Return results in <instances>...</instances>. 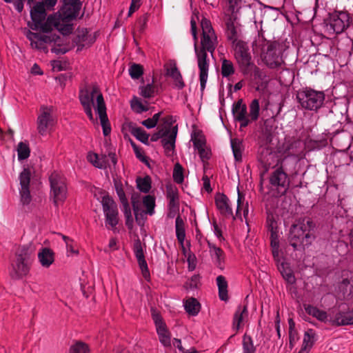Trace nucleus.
Wrapping results in <instances>:
<instances>
[{"label":"nucleus","mask_w":353,"mask_h":353,"mask_svg":"<svg viewBox=\"0 0 353 353\" xmlns=\"http://www.w3.org/2000/svg\"><path fill=\"white\" fill-rule=\"evenodd\" d=\"M269 182L270 190L272 191H276V196H277L284 194L288 190V176L281 166L271 173Z\"/></svg>","instance_id":"nucleus-13"},{"label":"nucleus","mask_w":353,"mask_h":353,"mask_svg":"<svg viewBox=\"0 0 353 353\" xmlns=\"http://www.w3.org/2000/svg\"><path fill=\"white\" fill-rule=\"evenodd\" d=\"M134 255L137 259L139 268L141 270L143 276L145 280H149L150 277L147 262L142 248L141 243L139 239L137 240L134 243L133 248Z\"/></svg>","instance_id":"nucleus-20"},{"label":"nucleus","mask_w":353,"mask_h":353,"mask_svg":"<svg viewBox=\"0 0 353 353\" xmlns=\"http://www.w3.org/2000/svg\"><path fill=\"white\" fill-rule=\"evenodd\" d=\"M234 57L242 73H248L252 65V56L248 43L244 41H236L232 44Z\"/></svg>","instance_id":"nucleus-10"},{"label":"nucleus","mask_w":353,"mask_h":353,"mask_svg":"<svg viewBox=\"0 0 353 353\" xmlns=\"http://www.w3.org/2000/svg\"><path fill=\"white\" fill-rule=\"evenodd\" d=\"M172 176L176 183L181 184L183 182V168L180 163H177L174 165Z\"/></svg>","instance_id":"nucleus-48"},{"label":"nucleus","mask_w":353,"mask_h":353,"mask_svg":"<svg viewBox=\"0 0 353 353\" xmlns=\"http://www.w3.org/2000/svg\"><path fill=\"white\" fill-rule=\"evenodd\" d=\"M245 199L244 195L241 194L238 190V199H237V207L235 214L236 219H239L242 221V216L241 211L243 210V217L245 220H247V217L248 215L249 208H248V203L246 202L245 204L243 203V201Z\"/></svg>","instance_id":"nucleus-29"},{"label":"nucleus","mask_w":353,"mask_h":353,"mask_svg":"<svg viewBox=\"0 0 353 353\" xmlns=\"http://www.w3.org/2000/svg\"><path fill=\"white\" fill-rule=\"evenodd\" d=\"M229 3V9L233 14L238 10L239 4L241 3V0H227Z\"/></svg>","instance_id":"nucleus-62"},{"label":"nucleus","mask_w":353,"mask_h":353,"mask_svg":"<svg viewBox=\"0 0 353 353\" xmlns=\"http://www.w3.org/2000/svg\"><path fill=\"white\" fill-rule=\"evenodd\" d=\"M213 228H214V233L215 236L220 241L224 240V238L222 235V230L215 221H214V223H213Z\"/></svg>","instance_id":"nucleus-63"},{"label":"nucleus","mask_w":353,"mask_h":353,"mask_svg":"<svg viewBox=\"0 0 353 353\" xmlns=\"http://www.w3.org/2000/svg\"><path fill=\"white\" fill-rule=\"evenodd\" d=\"M316 224L307 217L298 219L292 225L288 236L289 243L294 250L309 247L314 241Z\"/></svg>","instance_id":"nucleus-3"},{"label":"nucleus","mask_w":353,"mask_h":353,"mask_svg":"<svg viewBox=\"0 0 353 353\" xmlns=\"http://www.w3.org/2000/svg\"><path fill=\"white\" fill-rule=\"evenodd\" d=\"M330 321L335 326L353 325V309L339 310Z\"/></svg>","instance_id":"nucleus-19"},{"label":"nucleus","mask_w":353,"mask_h":353,"mask_svg":"<svg viewBox=\"0 0 353 353\" xmlns=\"http://www.w3.org/2000/svg\"><path fill=\"white\" fill-rule=\"evenodd\" d=\"M131 134L143 143H148L149 134L143 128L140 127L133 128L131 130Z\"/></svg>","instance_id":"nucleus-43"},{"label":"nucleus","mask_w":353,"mask_h":353,"mask_svg":"<svg viewBox=\"0 0 353 353\" xmlns=\"http://www.w3.org/2000/svg\"><path fill=\"white\" fill-rule=\"evenodd\" d=\"M231 148L235 161H241L243 151L242 142L237 139H231Z\"/></svg>","instance_id":"nucleus-40"},{"label":"nucleus","mask_w":353,"mask_h":353,"mask_svg":"<svg viewBox=\"0 0 353 353\" xmlns=\"http://www.w3.org/2000/svg\"><path fill=\"white\" fill-rule=\"evenodd\" d=\"M192 141L194 148L196 150L201 149L205 146V139L204 136L199 132L194 134V137H192Z\"/></svg>","instance_id":"nucleus-51"},{"label":"nucleus","mask_w":353,"mask_h":353,"mask_svg":"<svg viewBox=\"0 0 353 353\" xmlns=\"http://www.w3.org/2000/svg\"><path fill=\"white\" fill-rule=\"evenodd\" d=\"M166 196L169 200V208L172 210H176L179 205V190L176 186L167 185Z\"/></svg>","instance_id":"nucleus-27"},{"label":"nucleus","mask_w":353,"mask_h":353,"mask_svg":"<svg viewBox=\"0 0 353 353\" xmlns=\"http://www.w3.org/2000/svg\"><path fill=\"white\" fill-rule=\"evenodd\" d=\"M350 25V17L347 13L340 12L330 17L327 28L334 33H342Z\"/></svg>","instance_id":"nucleus-15"},{"label":"nucleus","mask_w":353,"mask_h":353,"mask_svg":"<svg viewBox=\"0 0 353 353\" xmlns=\"http://www.w3.org/2000/svg\"><path fill=\"white\" fill-rule=\"evenodd\" d=\"M177 133V125L173 126L171 129H161L152 136L151 141H156L161 139V143L166 155L170 156L174 150Z\"/></svg>","instance_id":"nucleus-11"},{"label":"nucleus","mask_w":353,"mask_h":353,"mask_svg":"<svg viewBox=\"0 0 353 353\" xmlns=\"http://www.w3.org/2000/svg\"><path fill=\"white\" fill-rule=\"evenodd\" d=\"M140 90L141 95L147 99L153 97L157 92V88L152 83L141 86Z\"/></svg>","instance_id":"nucleus-47"},{"label":"nucleus","mask_w":353,"mask_h":353,"mask_svg":"<svg viewBox=\"0 0 353 353\" xmlns=\"http://www.w3.org/2000/svg\"><path fill=\"white\" fill-rule=\"evenodd\" d=\"M38 259L41 265L49 268L54 262V252L50 248H42L38 253Z\"/></svg>","instance_id":"nucleus-28"},{"label":"nucleus","mask_w":353,"mask_h":353,"mask_svg":"<svg viewBox=\"0 0 353 353\" xmlns=\"http://www.w3.org/2000/svg\"><path fill=\"white\" fill-rule=\"evenodd\" d=\"M215 205L222 216L225 218L232 217L234 220L236 219L233 214L231 201L225 194H216L215 196Z\"/></svg>","instance_id":"nucleus-18"},{"label":"nucleus","mask_w":353,"mask_h":353,"mask_svg":"<svg viewBox=\"0 0 353 353\" xmlns=\"http://www.w3.org/2000/svg\"><path fill=\"white\" fill-rule=\"evenodd\" d=\"M18 160L27 159L30 155V148L28 141H21L17 146Z\"/></svg>","instance_id":"nucleus-38"},{"label":"nucleus","mask_w":353,"mask_h":353,"mask_svg":"<svg viewBox=\"0 0 353 353\" xmlns=\"http://www.w3.org/2000/svg\"><path fill=\"white\" fill-rule=\"evenodd\" d=\"M315 332L312 329H309L305 332L302 347L300 350L301 351V353L303 350H305L307 348L310 349L313 346L315 342Z\"/></svg>","instance_id":"nucleus-39"},{"label":"nucleus","mask_w":353,"mask_h":353,"mask_svg":"<svg viewBox=\"0 0 353 353\" xmlns=\"http://www.w3.org/2000/svg\"><path fill=\"white\" fill-rule=\"evenodd\" d=\"M33 250L28 246L19 247L15 254V259L11 265L10 276L14 279H20L26 276L30 269Z\"/></svg>","instance_id":"nucleus-4"},{"label":"nucleus","mask_w":353,"mask_h":353,"mask_svg":"<svg viewBox=\"0 0 353 353\" xmlns=\"http://www.w3.org/2000/svg\"><path fill=\"white\" fill-rule=\"evenodd\" d=\"M79 99L84 112L92 122L95 121L92 113V107L94 108L95 112L99 115L104 136L109 135L111 132V127L106 113L103 96L99 87L97 84H91L81 88Z\"/></svg>","instance_id":"nucleus-2"},{"label":"nucleus","mask_w":353,"mask_h":353,"mask_svg":"<svg viewBox=\"0 0 353 353\" xmlns=\"http://www.w3.org/2000/svg\"><path fill=\"white\" fill-rule=\"evenodd\" d=\"M245 75L247 74H252L254 80L263 81L265 80L267 76L265 73L262 71L259 67H257L254 63H252V65L250 66L249 69V72L248 73H243Z\"/></svg>","instance_id":"nucleus-42"},{"label":"nucleus","mask_w":353,"mask_h":353,"mask_svg":"<svg viewBox=\"0 0 353 353\" xmlns=\"http://www.w3.org/2000/svg\"><path fill=\"white\" fill-rule=\"evenodd\" d=\"M296 97L302 108L316 112L323 106L325 95L323 91L305 88L298 92Z\"/></svg>","instance_id":"nucleus-7"},{"label":"nucleus","mask_w":353,"mask_h":353,"mask_svg":"<svg viewBox=\"0 0 353 353\" xmlns=\"http://www.w3.org/2000/svg\"><path fill=\"white\" fill-rule=\"evenodd\" d=\"M135 155L141 162H147V157L144 155L143 151L138 147L134 143H131Z\"/></svg>","instance_id":"nucleus-55"},{"label":"nucleus","mask_w":353,"mask_h":353,"mask_svg":"<svg viewBox=\"0 0 353 353\" xmlns=\"http://www.w3.org/2000/svg\"><path fill=\"white\" fill-rule=\"evenodd\" d=\"M191 32L194 39V49L197 57L198 67L199 69V81L201 91L205 88L208 77L209 60L207 59V51L212 54L218 44L217 37L212 26L210 20L204 18L201 21L202 37L201 38V48L198 50L196 46L197 32L196 23L194 19L191 20Z\"/></svg>","instance_id":"nucleus-1"},{"label":"nucleus","mask_w":353,"mask_h":353,"mask_svg":"<svg viewBox=\"0 0 353 353\" xmlns=\"http://www.w3.org/2000/svg\"><path fill=\"white\" fill-rule=\"evenodd\" d=\"M305 312L309 314L316 318L321 322H326L327 321V313L319 309L318 307L311 305H304Z\"/></svg>","instance_id":"nucleus-32"},{"label":"nucleus","mask_w":353,"mask_h":353,"mask_svg":"<svg viewBox=\"0 0 353 353\" xmlns=\"http://www.w3.org/2000/svg\"><path fill=\"white\" fill-rule=\"evenodd\" d=\"M234 67L233 63L230 60L226 59H222L221 61V75L223 77H228L234 74Z\"/></svg>","instance_id":"nucleus-41"},{"label":"nucleus","mask_w":353,"mask_h":353,"mask_svg":"<svg viewBox=\"0 0 353 353\" xmlns=\"http://www.w3.org/2000/svg\"><path fill=\"white\" fill-rule=\"evenodd\" d=\"M216 285L219 290V297L221 301L228 300V284L226 279L223 275H219L216 279Z\"/></svg>","instance_id":"nucleus-30"},{"label":"nucleus","mask_w":353,"mask_h":353,"mask_svg":"<svg viewBox=\"0 0 353 353\" xmlns=\"http://www.w3.org/2000/svg\"><path fill=\"white\" fill-rule=\"evenodd\" d=\"M123 208H124V215L126 219V225H129L130 222V224L132 222L131 210H130L129 203H128V207L126 205H123Z\"/></svg>","instance_id":"nucleus-61"},{"label":"nucleus","mask_w":353,"mask_h":353,"mask_svg":"<svg viewBox=\"0 0 353 353\" xmlns=\"http://www.w3.org/2000/svg\"><path fill=\"white\" fill-rule=\"evenodd\" d=\"M166 74L172 79L176 88L182 90L185 86L182 75L175 63L170 64L166 69Z\"/></svg>","instance_id":"nucleus-25"},{"label":"nucleus","mask_w":353,"mask_h":353,"mask_svg":"<svg viewBox=\"0 0 353 353\" xmlns=\"http://www.w3.org/2000/svg\"><path fill=\"white\" fill-rule=\"evenodd\" d=\"M272 248V256L274 257V259L277 262H280L281 261V255H280V250H279V245H270Z\"/></svg>","instance_id":"nucleus-59"},{"label":"nucleus","mask_w":353,"mask_h":353,"mask_svg":"<svg viewBox=\"0 0 353 353\" xmlns=\"http://www.w3.org/2000/svg\"><path fill=\"white\" fill-rule=\"evenodd\" d=\"M200 282V276L199 274H194L189 280L188 285L190 288H196Z\"/></svg>","instance_id":"nucleus-60"},{"label":"nucleus","mask_w":353,"mask_h":353,"mask_svg":"<svg viewBox=\"0 0 353 353\" xmlns=\"http://www.w3.org/2000/svg\"><path fill=\"white\" fill-rule=\"evenodd\" d=\"M141 0H132L130 6L128 16H130L132 13H134L136 10H137L140 6Z\"/></svg>","instance_id":"nucleus-58"},{"label":"nucleus","mask_w":353,"mask_h":353,"mask_svg":"<svg viewBox=\"0 0 353 353\" xmlns=\"http://www.w3.org/2000/svg\"><path fill=\"white\" fill-rule=\"evenodd\" d=\"M101 204L105 218V225L108 229H114L119 223L117 205L109 196L102 197Z\"/></svg>","instance_id":"nucleus-12"},{"label":"nucleus","mask_w":353,"mask_h":353,"mask_svg":"<svg viewBox=\"0 0 353 353\" xmlns=\"http://www.w3.org/2000/svg\"><path fill=\"white\" fill-rule=\"evenodd\" d=\"M63 6L56 13L62 26H69L70 34L72 31V21L75 20L79 15L82 3L80 0H62Z\"/></svg>","instance_id":"nucleus-9"},{"label":"nucleus","mask_w":353,"mask_h":353,"mask_svg":"<svg viewBox=\"0 0 353 353\" xmlns=\"http://www.w3.org/2000/svg\"><path fill=\"white\" fill-rule=\"evenodd\" d=\"M27 37L30 41V44L32 48L43 51L47 50L46 44L51 41L49 37L41 36L37 33L32 32H29Z\"/></svg>","instance_id":"nucleus-24"},{"label":"nucleus","mask_w":353,"mask_h":353,"mask_svg":"<svg viewBox=\"0 0 353 353\" xmlns=\"http://www.w3.org/2000/svg\"><path fill=\"white\" fill-rule=\"evenodd\" d=\"M53 28L57 29L63 34H70V26L67 25L62 26L56 14L54 15H50L46 21L45 20L43 21L41 23V26L38 28V30H41L44 32H48Z\"/></svg>","instance_id":"nucleus-17"},{"label":"nucleus","mask_w":353,"mask_h":353,"mask_svg":"<svg viewBox=\"0 0 353 353\" xmlns=\"http://www.w3.org/2000/svg\"><path fill=\"white\" fill-rule=\"evenodd\" d=\"M208 245L213 262L217 268L223 270L225 256L223 250L210 242H208Z\"/></svg>","instance_id":"nucleus-23"},{"label":"nucleus","mask_w":353,"mask_h":353,"mask_svg":"<svg viewBox=\"0 0 353 353\" xmlns=\"http://www.w3.org/2000/svg\"><path fill=\"white\" fill-rule=\"evenodd\" d=\"M137 185L141 192L148 193L151 188V179L148 176L143 178H138L137 179Z\"/></svg>","instance_id":"nucleus-45"},{"label":"nucleus","mask_w":353,"mask_h":353,"mask_svg":"<svg viewBox=\"0 0 353 353\" xmlns=\"http://www.w3.org/2000/svg\"><path fill=\"white\" fill-rule=\"evenodd\" d=\"M132 108L138 113L147 112L148 110V103H143L139 99H136L131 103Z\"/></svg>","instance_id":"nucleus-52"},{"label":"nucleus","mask_w":353,"mask_h":353,"mask_svg":"<svg viewBox=\"0 0 353 353\" xmlns=\"http://www.w3.org/2000/svg\"><path fill=\"white\" fill-rule=\"evenodd\" d=\"M95 41V37L89 34L88 29L83 28L78 31L77 37V42L82 46H89L93 43Z\"/></svg>","instance_id":"nucleus-34"},{"label":"nucleus","mask_w":353,"mask_h":353,"mask_svg":"<svg viewBox=\"0 0 353 353\" xmlns=\"http://www.w3.org/2000/svg\"><path fill=\"white\" fill-rule=\"evenodd\" d=\"M248 316L247 305H239L233 318V328L236 331L243 325L244 320Z\"/></svg>","instance_id":"nucleus-26"},{"label":"nucleus","mask_w":353,"mask_h":353,"mask_svg":"<svg viewBox=\"0 0 353 353\" xmlns=\"http://www.w3.org/2000/svg\"><path fill=\"white\" fill-rule=\"evenodd\" d=\"M143 73V68L140 64L134 63L129 68V74L132 79H138Z\"/></svg>","instance_id":"nucleus-50"},{"label":"nucleus","mask_w":353,"mask_h":353,"mask_svg":"<svg viewBox=\"0 0 353 353\" xmlns=\"http://www.w3.org/2000/svg\"><path fill=\"white\" fill-rule=\"evenodd\" d=\"M243 353H254L256 352V347L254 345L252 337L247 334L243 336L242 341Z\"/></svg>","instance_id":"nucleus-44"},{"label":"nucleus","mask_w":353,"mask_h":353,"mask_svg":"<svg viewBox=\"0 0 353 353\" xmlns=\"http://www.w3.org/2000/svg\"><path fill=\"white\" fill-rule=\"evenodd\" d=\"M115 188L117 194L119 198V200L123 205H126L128 207V199L125 196V192L123 189L121 183H115Z\"/></svg>","instance_id":"nucleus-53"},{"label":"nucleus","mask_w":353,"mask_h":353,"mask_svg":"<svg viewBox=\"0 0 353 353\" xmlns=\"http://www.w3.org/2000/svg\"><path fill=\"white\" fill-rule=\"evenodd\" d=\"M152 317L154 322L156 328L159 327V326H163L164 325H166L165 322L163 321L161 314L157 312L154 309H152Z\"/></svg>","instance_id":"nucleus-54"},{"label":"nucleus","mask_w":353,"mask_h":353,"mask_svg":"<svg viewBox=\"0 0 353 353\" xmlns=\"http://www.w3.org/2000/svg\"><path fill=\"white\" fill-rule=\"evenodd\" d=\"M143 204L146 208L147 214L152 215L154 213L155 199L153 196H145L143 199Z\"/></svg>","instance_id":"nucleus-46"},{"label":"nucleus","mask_w":353,"mask_h":353,"mask_svg":"<svg viewBox=\"0 0 353 353\" xmlns=\"http://www.w3.org/2000/svg\"><path fill=\"white\" fill-rule=\"evenodd\" d=\"M88 345L81 341H78L70 348V353H89Z\"/></svg>","instance_id":"nucleus-49"},{"label":"nucleus","mask_w":353,"mask_h":353,"mask_svg":"<svg viewBox=\"0 0 353 353\" xmlns=\"http://www.w3.org/2000/svg\"><path fill=\"white\" fill-rule=\"evenodd\" d=\"M161 343L165 347L171 345V334L166 325L156 328Z\"/></svg>","instance_id":"nucleus-35"},{"label":"nucleus","mask_w":353,"mask_h":353,"mask_svg":"<svg viewBox=\"0 0 353 353\" xmlns=\"http://www.w3.org/2000/svg\"><path fill=\"white\" fill-rule=\"evenodd\" d=\"M278 269L288 283L294 284L296 283V278L293 272L287 263L281 262L278 265Z\"/></svg>","instance_id":"nucleus-33"},{"label":"nucleus","mask_w":353,"mask_h":353,"mask_svg":"<svg viewBox=\"0 0 353 353\" xmlns=\"http://www.w3.org/2000/svg\"><path fill=\"white\" fill-rule=\"evenodd\" d=\"M40 112L37 122V130L41 135L45 136L52 130L55 124V120L52 116V108L42 106Z\"/></svg>","instance_id":"nucleus-14"},{"label":"nucleus","mask_w":353,"mask_h":353,"mask_svg":"<svg viewBox=\"0 0 353 353\" xmlns=\"http://www.w3.org/2000/svg\"><path fill=\"white\" fill-rule=\"evenodd\" d=\"M185 311L192 316H196L199 314L201 308L199 302L194 298L187 299L184 303Z\"/></svg>","instance_id":"nucleus-37"},{"label":"nucleus","mask_w":353,"mask_h":353,"mask_svg":"<svg viewBox=\"0 0 353 353\" xmlns=\"http://www.w3.org/2000/svg\"><path fill=\"white\" fill-rule=\"evenodd\" d=\"M203 188L205 190L206 192H212V189L210 187V180L209 177L207 175H204L202 177Z\"/></svg>","instance_id":"nucleus-64"},{"label":"nucleus","mask_w":353,"mask_h":353,"mask_svg":"<svg viewBox=\"0 0 353 353\" xmlns=\"http://www.w3.org/2000/svg\"><path fill=\"white\" fill-rule=\"evenodd\" d=\"M31 172L28 168H24L20 173L19 181L21 188L19 189L20 201L23 205H28L32 201L30 192Z\"/></svg>","instance_id":"nucleus-16"},{"label":"nucleus","mask_w":353,"mask_h":353,"mask_svg":"<svg viewBox=\"0 0 353 353\" xmlns=\"http://www.w3.org/2000/svg\"><path fill=\"white\" fill-rule=\"evenodd\" d=\"M175 229L176 239L181 245L183 250L185 251L184 241L185 238V231L184 227V222L182 218L179 215L175 220Z\"/></svg>","instance_id":"nucleus-31"},{"label":"nucleus","mask_w":353,"mask_h":353,"mask_svg":"<svg viewBox=\"0 0 353 353\" xmlns=\"http://www.w3.org/2000/svg\"><path fill=\"white\" fill-rule=\"evenodd\" d=\"M187 261L188 263V270L193 271L196 268V258L195 255L192 253H190L187 258Z\"/></svg>","instance_id":"nucleus-57"},{"label":"nucleus","mask_w":353,"mask_h":353,"mask_svg":"<svg viewBox=\"0 0 353 353\" xmlns=\"http://www.w3.org/2000/svg\"><path fill=\"white\" fill-rule=\"evenodd\" d=\"M232 114L234 119L240 122V129L247 127L252 122L256 121L259 117V101L256 99L252 101L249 105L248 114L247 106L239 99L232 105Z\"/></svg>","instance_id":"nucleus-5"},{"label":"nucleus","mask_w":353,"mask_h":353,"mask_svg":"<svg viewBox=\"0 0 353 353\" xmlns=\"http://www.w3.org/2000/svg\"><path fill=\"white\" fill-rule=\"evenodd\" d=\"M46 16L43 3L38 2L30 8V17L32 20L31 29L37 30L41 23L45 20Z\"/></svg>","instance_id":"nucleus-21"},{"label":"nucleus","mask_w":353,"mask_h":353,"mask_svg":"<svg viewBox=\"0 0 353 353\" xmlns=\"http://www.w3.org/2000/svg\"><path fill=\"white\" fill-rule=\"evenodd\" d=\"M266 223L268 230L270 234H272L273 232H279L277 222L273 218L268 217Z\"/></svg>","instance_id":"nucleus-56"},{"label":"nucleus","mask_w":353,"mask_h":353,"mask_svg":"<svg viewBox=\"0 0 353 353\" xmlns=\"http://www.w3.org/2000/svg\"><path fill=\"white\" fill-rule=\"evenodd\" d=\"M87 160L97 168L104 169L107 167L105 157L99 158L97 153L89 152L87 155Z\"/></svg>","instance_id":"nucleus-36"},{"label":"nucleus","mask_w":353,"mask_h":353,"mask_svg":"<svg viewBox=\"0 0 353 353\" xmlns=\"http://www.w3.org/2000/svg\"><path fill=\"white\" fill-rule=\"evenodd\" d=\"M262 62L270 69H280L285 65L283 50L279 42L269 41L261 52Z\"/></svg>","instance_id":"nucleus-6"},{"label":"nucleus","mask_w":353,"mask_h":353,"mask_svg":"<svg viewBox=\"0 0 353 353\" xmlns=\"http://www.w3.org/2000/svg\"><path fill=\"white\" fill-rule=\"evenodd\" d=\"M236 18L230 16L225 22V36L227 39L233 44L236 41H240L239 39L241 30L235 22Z\"/></svg>","instance_id":"nucleus-22"},{"label":"nucleus","mask_w":353,"mask_h":353,"mask_svg":"<svg viewBox=\"0 0 353 353\" xmlns=\"http://www.w3.org/2000/svg\"><path fill=\"white\" fill-rule=\"evenodd\" d=\"M50 185V198L55 206L62 205L67 198L68 188L65 177L57 172H52L49 176Z\"/></svg>","instance_id":"nucleus-8"}]
</instances>
